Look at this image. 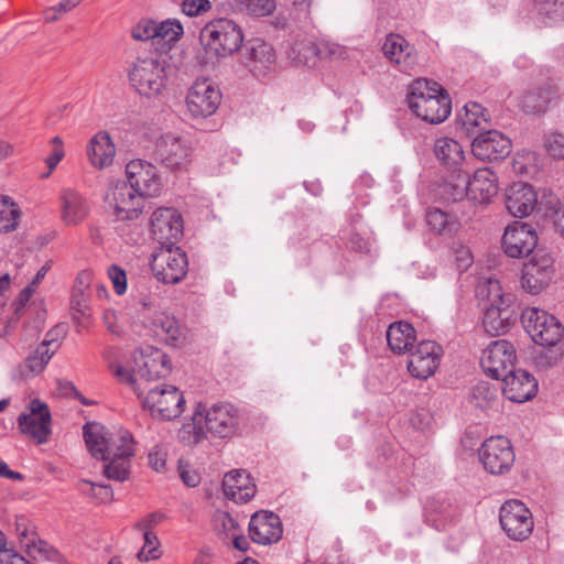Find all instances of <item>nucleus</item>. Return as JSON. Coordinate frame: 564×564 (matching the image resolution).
Returning <instances> with one entry per match:
<instances>
[{
  "mask_svg": "<svg viewBox=\"0 0 564 564\" xmlns=\"http://www.w3.org/2000/svg\"><path fill=\"white\" fill-rule=\"evenodd\" d=\"M86 446L95 458L105 462L102 473L111 480L124 481L130 475L131 458L134 455L133 438L130 432H107L106 427L96 422L84 425Z\"/></svg>",
  "mask_w": 564,
  "mask_h": 564,
  "instance_id": "obj_1",
  "label": "nucleus"
},
{
  "mask_svg": "<svg viewBox=\"0 0 564 564\" xmlns=\"http://www.w3.org/2000/svg\"><path fill=\"white\" fill-rule=\"evenodd\" d=\"M406 100L416 117L432 124L443 122L452 111L447 91L438 83L425 78L412 83Z\"/></svg>",
  "mask_w": 564,
  "mask_h": 564,
  "instance_id": "obj_2",
  "label": "nucleus"
},
{
  "mask_svg": "<svg viewBox=\"0 0 564 564\" xmlns=\"http://www.w3.org/2000/svg\"><path fill=\"white\" fill-rule=\"evenodd\" d=\"M166 58L158 51L139 54L128 69L131 87L147 98L158 97L166 86Z\"/></svg>",
  "mask_w": 564,
  "mask_h": 564,
  "instance_id": "obj_3",
  "label": "nucleus"
},
{
  "mask_svg": "<svg viewBox=\"0 0 564 564\" xmlns=\"http://www.w3.org/2000/svg\"><path fill=\"white\" fill-rule=\"evenodd\" d=\"M199 40L208 55L227 57L239 51L243 33L235 21L221 18L208 22L202 29Z\"/></svg>",
  "mask_w": 564,
  "mask_h": 564,
  "instance_id": "obj_4",
  "label": "nucleus"
},
{
  "mask_svg": "<svg viewBox=\"0 0 564 564\" xmlns=\"http://www.w3.org/2000/svg\"><path fill=\"white\" fill-rule=\"evenodd\" d=\"M521 323L540 346H555L564 335V327L552 314L538 307H525L521 313Z\"/></svg>",
  "mask_w": 564,
  "mask_h": 564,
  "instance_id": "obj_5",
  "label": "nucleus"
},
{
  "mask_svg": "<svg viewBox=\"0 0 564 564\" xmlns=\"http://www.w3.org/2000/svg\"><path fill=\"white\" fill-rule=\"evenodd\" d=\"M554 274L555 261L552 253L536 249L529 261L523 263L521 288L529 294H540L550 285Z\"/></svg>",
  "mask_w": 564,
  "mask_h": 564,
  "instance_id": "obj_6",
  "label": "nucleus"
},
{
  "mask_svg": "<svg viewBox=\"0 0 564 564\" xmlns=\"http://www.w3.org/2000/svg\"><path fill=\"white\" fill-rule=\"evenodd\" d=\"M151 270L159 281L169 284L178 283L187 274L186 253L175 245L162 246L152 256Z\"/></svg>",
  "mask_w": 564,
  "mask_h": 564,
  "instance_id": "obj_7",
  "label": "nucleus"
},
{
  "mask_svg": "<svg viewBox=\"0 0 564 564\" xmlns=\"http://www.w3.org/2000/svg\"><path fill=\"white\" fill-rule=\"evenodd\" d=\"M184 403L183 393L174 386L151 389L142 400L153 417L164 421L178 417L184 411Z\"/></svg>",
  "mask_w": 564,
  "mask_h": 564,
  "instance_id": "obj_8",
  "label": "nucleus"
},
{
  "mask_svg": "<svg viewBox=\"0 0 564 564\" xmlns=\"http://www.w3.org/2000/svg\"><path fill=\"white\" fill-rule=\"evenodd\" d=\"M499 521L506 534L514 541L527 540L534 528L531 511L520 500H508L501 508Z\"/></svg>",
  "mask_w": 564,
  "mask_h": 564,
  "instance_id": "obj_9",
  "label": "nucleus"
},
{
  "mask_svg": "<svg viewBox=\"0 0 564 564\" xmlns=\"http://www.w3.org/2000/svg\"><path fill=\"white\" fill-rule=\"evenodd\" d=\"M144 196L124 182H118L107 191L105 200L113 209L117 220H134L143 210Z\"/></svg>",
  "mask_w": 564,
  "mask_h": 564,
  "instance_id": "obj_10",
  "label": "nucleus"
},
{
  "mask_svg": "<svg viewBox=\"0 0 564 564\" xmlns=\"http://www.w3.org/2000/svg\"><path fill=\"white\" fill-rule=\"evenodd\" d=\"M514 458L512 445L505 436L487 438L479 449V459L484 468L492 475H501L510 470Z\"/></svg>",
  "mask_w": 564,
  "mask_h": 564,
  "instance_id": "obj_11",
  "label": "nucleus"
},
{
  "mask_svg": "<svg viewBox=\"0 0 564 564\" xmlns=\"http://www.w3.org/2000/svg\"><path fill=\"white\" fill-rule=\"evenodd\" d=\"M516 359L514 346L506 339H499L482 351L480 365L489 377L500 380L514 369Z\"/></svg>",
  "mask_w": 564,
  "mask_h": 564,
  "instance_id": "obj_12",
  "label": "nucleus"
},
{
  "mask_svg": "<svg viewBox=\"0 0 564 564\" xmlns=\"http://www.w3.org/2000/svg\"><path fill=\"white\" fill-rule=\"evenodd\" d=\"M192 149L183 138L173 133L161 135L154 145L152 158L170 170H181L189 163Z\"/></svg>",
  "mask_w": 564,
  "mask_h": 564,
  "instance_id": "obj_13",
  "label": "nucleus"
},
{
  "mask_svg": "<svg viewBox=\"0 0 564 564\" xmlns=\"http://www.w3.org/2000/svg\"><path fill=\"white\" fill-rule=\"evenodd\" d=\"M196 410L202 414V425L206 434L212 433L218 437H228L234 435L238 427V411L229 403H218L206 410L198 404Z\"/></svg>",
  "mask_w": 564,
  "mask_h": 564,
  "instance_id": "obj_14",
  "label": "nucleus"
},
{
  "mask_svg": "<svg viewBox=\"0 0 564 564\" xmlns=\"http://www.w3.org/2000/svg\"><path fill=\"white\" fill-rule=\"evenodd\" d=\"M132 358L133 371L148 381L166 378L172 369L167 355L150 345L134 350Z\"/></svg>",
  "mask_w": 564,
  "mask_h": 564,
  "instance_id": "obj_15",
  "label": "nucleus"
},
{
  "mask_svg": "<svg viewBox=\"0 0 564 564\" xmlns=\"http://www.w3.org/2000/svg\"><path fill=\"white\" fill-rule=\"evenodd\" d=\"M538 246L535 229L521 221L508 225L502 236V248L510 258H522L533 254Z\"/></svg>",
  "mask_w": 564,
  "mask_h": 564,
  "instance_id": "obj_16",
  "label": "nucleus"
},
{
  "mask_svg": "<svg viewBox=\"0 0 564 564\" xmlns=\"http://www.w3.org/2000/svg\"><path fill=\"white\" fill-rule=\"evenodd\" d=\"M151 234L161 247H173L183 236V219L181 214L170 207L158 208L151 217Z\"/></svg>",
  "mask_w": 564,
  "mask_h": 564,
  "instance_id": "obj_17",
  "label": "nucleus"
},
{
  "mask_svg": "<svg viewBox=\"0 0 564 564\" xmlns=\"http://www.w3.org/2000/svg\"><path fill=\"white\" fill-rule=\"evenodd\" d=\"M220 101V90L208 79L196 80L186 97L187 109L196 118H207L214 115Z\"/></svg>",
  "mask_w": 564,
  "mask_h": 564,
  "instance_id": "obj_18",
  "label": "nucleus"
},
{
  "mask_svg": "<svg viewBox=\"0 0 564 564\" xmlns=\"http://www.w3.org/2000/svg\"><path fill=\"white\" fill-rule=\"evenodd\" d=\"M471 153L480 161L505 160L512 149L511 140L498 130H485L474 137Z\"/></svg>",
  "mask_w": 564,
  "mask_h": 564,
  "instance_id": "obj_19",
  "label": "nucleus"
},
{
  "mask_svg": "<svg viewBox=\"0 0 564 564\" xmlns=\"http://www.w3.org/2000/svg\"><path fill=\"white\" fill-rule=\"evenodd\" d=\"M128 185L144 197L158 196L162 189V181L156 167L144 160H131L126 165Z\"/></svg>",
  "mask_w": 564,
  "mask_h": 564,
  "instance_id": "obj_20",
  "label": "nucleus"
},
{
  "mask_svg": "<svg viewBox=\"0 0 564 564\" xmlns=\"http://www.w3.org/2000/svg\"><path fill=\"white\" fill-rule=\"evenodd\" d=\"M443 348L433 340H422L409 356L408 370L412 377L426 380L437 370Z\"/></svg>",
  "mask_w": 564,
  "mask_h": 564,
  "instance_id": "obj_21",
  "label": "nucleus"
},
{
  "mask_svg": "<svg viewBox=\"0 0 564 564\" xmlns=\"http://www.w3.org/2000/svg\"><path fill=\"white\" fill-rule=\"evenodd\" d=\"M30 413H22L19 419V427L22 433L30 435L37 444L46 443L51 434V413L48 406L34 399L30 403Z\"/></svg>",
  "mask_w": 564,
  "mask_h": 564,
  "instance_id": "obj_22",
  "label": "nucleus"
},
{
  "mask_svg": "<svg viewBox=\"0 0 564 564\" xmlns=\"http://www.w3.org/2000/svg\"><path fill=\"white\" fill-rule=\"evenodd\" d=\"M13 528L21 547H23L33 560H51L56 555V551L40 539L35 525L28 517L15 516Z\"/></svg>",
  "mask_w": 564,
  "mask_h": 564,
  "instance_id": "obj_23",
  "label": "nucleus"
},
{
  "mask_svg": "<svg viewBox=\"0 0 564 564\" xmlns=\"http://www.w3.org/2000/svg\"><path fill=\"white\" fill-rule=\"evenodd\" d=\"M283 533L280 517L272 511L260 510L252 514L249 522V536L258 544L276 543Z\"/></svg>",
  "mask_w": 564,
  "mask_h": 564,
  "instance_id": "obj_24",
  "label": "nucleus"
},
{
  "mask_svg": "<svg viewBox=\"0 0 564 564\" xmlns=\"http://www.w3.org/2000/svg\"><path fill=\"white\" fill-rule=\"evenodd\" d=\"M381 50L383 55L401 72L410 73L417 64L415 48L400 34H388Z\"/></svg>",
  "mask_w": 564,
  "mask_h": 564,
  "instance_id": "obj_25",
  "label": "nucleus"
},
{
  "mask_svg": "<svg viewBox=\"0 0 564 564\" xmlns=\"http://www.w3.org/2000/svg\"><path fill=\"white\" fill-rule=\"evenodd\" d=\"M142 323L159 341L171 346H178L182 343L183 330L174 316L156 311L147 316Z\"/></svg>",
  "mask_w": 564,
  "mask_h": 564,
  "instance_id": "obj_26",
  "label": "nucleus"
},
{
  "mask_svg": "<svg viewBox=\"0 0 564 564\" xmlns=\"http://www.w3.org/2000/svg\"><path fill=\"white\" fill-rule=\"evenodd\" d=\"M503 395L517 403H523L533 398L538 391V382L535 378L528 371L522 369H513L506 377H502Z\"/></svg>",
  "mask_w": 564,
  "mask_h": 564,
  "instance_id": "obj_27",
  "label": "nucleus"
},
{
  "mask_svg": "<svg viewBox=\"0 0 564 564\" xmlns=\"http://www.w3.org/2000/svg\"><path fill=\"white\" fill-rule=\"evenodd\" d=\"M505 202L510 215L523 218L533 212L538 197L530 184L517 182L507 188Z\"/></svg>",
  "mask_w": 564,
  "mask_h": 564,
  "instance_id": "obj_28",
  "label": "nucleus"
},
{
  "mask_svg": "<svg viewBox=\"0 0 564 564\" xmlns=\"http://www.w3.org/2000/svg\"><path fill=\"white\" fill-rule=\"evenodd\" d=\"M557 98V87L552 80L524 91L519 98V107L528 115H542L550 104Z\"/></svg>",
  "mask_w": 564,
  "mask_h": 564,
  "instance_id": "obj_29",
  "label": "nucleus"
},
{
  "mask_svg": "<svg viewBox=\"0 0 564 564\" xmlns=\"http://www.w3.org/2000/svg\"><path fill=\"white\" fill-rule=\"evenodd\" d=\"M482 326L487 334L500 336L510 330L516 322L512 304L484 305Z\"/></svg>",
  "mask_w": 564,
  "mask_h": 564,
  "instance_id": "obj_30",
  "label": "nucleus"
},
{
  "mask_svg": "<svg viewBox=\"0 0 564 564\" xmlns=\"http://www.w3.org/2000/svg\"><path fill=\"white\" fill-rule=\"evenodd\" d=\"M223 490L229 500L243 503L254 497L257 487L245 470H231L224 476Z\"/></svg>",
  "mask_w": 564,
  "mask_h": 564,
  "instance_id": "obj_31",
  "label": "nucleus"
},
{
  "mask_svg": "<svg viewBox=\"0 0 564 564\" xmlns=\"http://www.w3.org/2000/svg\"><path fill=\"white\" fill-rule=\"evenodd\" d=\"M468 199L487 204L498 193L497 175L488 167L478 169L473 177L468 176Z\"/></svg>",
  "mask_w": 564,
  "mask_h": 564,
  "instance_id": "obj_32",
  "label": "nucleus"
},
{
  "mask_svg": "<svg viewBox=\"0 0 564 564\" xmlns=\"http://www.w3.org/2000/svg\"><path fill=\"white\" fill-rule=\"evenodd\" d=\"M434 154L451 173L462 171L465 165L463 147L454 139L442 137L435 140Z\"/></svg>",
  "mask_w": 564,
  "mask_h": 564,
  "instance_id": "obj_33",
  "label": "nucleus"
},
{
  "mask_svg": "<svg viewBox=\"0 0 564 564\" xmlns=\"http://www.w3.org/2000/svg\"><path fill=\"white\" fill-rule=\"evenodd\" d=\"M116 148L108 132L101 131L94 135L87 145V156L98 169L109 166L115 158Z\"/></svg>",
  "mask_w": 564,
  "mask_h": 564,
  "instance_id": "obj_34",
  "label": "nucleus"
},
{
  "mask_svg": "<svg viewBox=\"0 0 564 564\" xmlns=\"http://www.w3.org/2000/svg\"><path fill=\"white\" fill-rule=\"evenodd\" d=\"M62 219L67 225H77L85 219L88 214L86 199L75 189L66 188L62 191Z\"/></svg>",
  "mask_w": 564,
  "mask_h": 564,
  "instance_id": "obj_35",
  "label": "nucleus"
},
{
  "mask_svg": "<svg viewBox=\"0 0 564 564\" xmlns=\"http://www.w3.org/2000/svg\"><path fill=\"white\" fill-rule=\"evenodd\" d=\"M460 130L466 137L474 139L475 135L486 130L488 124L487 110L477 102H468L459 113Z\"/></svg>",
  "mask_w": 564,
  "mask_h": 564,
  "instance_id": "obj_36",
  "label": "nucleus"
},
{
  "mask_svg": "<svg viewBox=\"0 0 564 564\" xmlns=\"http://www.w3.org/2000/svg\"><path fill=\"white\" fill-rule=\"evenodd\" d=\"M416 339L414 327L403 321L390 324L387 329V341L390 349L395 354L409 351Z\"/></svg>",
  "mask_w": 564,
  "mask_h": 564,
  "instance_id": "obj_37",
  "label": "nucleus"
},
{
  "mask_svg": "<svg viewBox=\"0 0 564 564\" xmlns=\"http://www.w3.org/2000/svg\"><path fill=\"white\" fill-rule=\"evenodd\" d=\"M476 295L486 305L513 304L514 296L502 291L499 280L489 276L481 279L476 288Z\"/></svg>",
  "mask_w": 564,
  "mask_h": 564,
  "instance_id": "obj_38",
  "label": "nucleus"
},
{
  "mask_svg": "<svg viewBox=\"0 0 564 564\" xmlns=\"http://www.w3.org/2000/svg\"><path fill=\"white\" fill-rule=\"evenodd\" d=\"M53 355L54 350L44 349L43 347L39 346L36 350L29 355L24 362L19 366L21 377L30 378L40 375Z\"/></svg>",
  "mask_w": 564,
  "mask_h": 564,
  "instance_id": "obj_39",
  "label": "nucleus"
},
{
  "mask_svg": "<svg viewBox=\"0 0 564 564\" xmlns=\"http://www.w3.org/2000/svg\"><path fill=\"white\" fill-rule=\"evenodd\" d=\"M451 178L443 185V194L446 198L453 202L460 200L465 196L468 198V171L465 169L456 171V173H452Z\"/></svg>",
  "mask_w": 564,
  "mask_h": 564,
  "instance_id": "obj_40",
  "label": "nucleus"
},
{
  "mask_svg": "<svg viewBox=\"0 0 564 564\" xmlns=\"http://www.w3.org/2000/svg\"><path fill=\"white\" fill-rule=\"evenodd\" d=\"M178 440L186 446H194L206 437V431L202 425V414L195 410L192 422L184 424L178 431Z\"/></svg>",
  "mask_w": 564,
  "mask_h": 564,
  "instance_id": "obj_41",
  "label": "nucleus"
},
{
  "mask_svg": "<svg viewBox=\"0 0 564 564\" xmlns=\"http://www.w3.org/2000/svg\"><path fill=\"white\" fill-rule=\"evenodd\" d=\"M21 212L9 196H0V232H9L18 227Z\"/></svg>",
  "mask_w": 564,
  "mask_h": 564,
  "instance_id": "obj_42",
  "label": "nucleus"
},
{
  "mask_svg": "<svg viewBox=\"0 0 564 564\" xmlns=\"http://www.w3.org/2000/svg\"><path fill=\"white\" fill-rule=\"evenodd\" d=\"M154 44H172L177 42L183 34V26L177 20L155 22Z\"/></svg>",
  "mask_w": 564,
  "mask_h": 564,
  "instance_id": "obj_43",
  "label": "nucleus"
},
{
  "mask_svg": "<svg viewBox=\"0 0 564 564\" xmlns=\"http://www.w3.org/2000/svg\"><path fill=\"white\" fill-rule=\"evenodd\" d=\"M533 4L538 14L550 23L564 20V0H533Z\"/></svg>",
  "mask_w": 564,
  "mask_h": 564,
  "instance_id": "obj_44",
  "label": "nucleus"
},
{
  "mask_svg": "<svg viewBox=\"0 0 564 564\" xmlns=\"http://www.w3.org/2000/svg\"><path fill=\"white\" fill-rule=\"evenodd\" d=\"M235 4L239 12L252 17H267L275 10L274 0H237Z\"/></svg>",
  "mask_w": 564,
  "mask_h": 564,
  "instance_id": "obj_45",
  "label": "nucleus"
},
{
  "mask_svg": "<svg viewBox=\"0 0 564 564\" xmlns=\"http://www.w3.org/2000/svg\"><path fill=\"white\" fill-rule=\"evenodd\" d=\"M426 224L431 230L438 235L451 232L455 225V223L451 220V217L438 208L430 210L426 214Z\"/></svg>",
  "mask_w": 564,
  "mask_h": 564,
  "instance_id": "obj_46",
  "label": "nucleus"
},
{
  "mask_svg": "<svg viewBox=\"0 0 564 564\" xmlns=\"http://www.w3.org/2000/svg\"><path fill=\"white\" fill-rule=\"evenodd\" d=\"M250 58L267 66L274 63L275 54L270 44L257 40L250 48Z\"/></svg>",
  "mask_w": 564,
  "mask_h": 564,
  "instance_id": "obj_47",
  "label": "nucleus"
},
{
  "mask_svg": "<svg viewBox=\"0 0 564 564\" xmlns=\"http://www.w3.org/2000/svg\"><path fill=\"white\" fill-rule=\"evenodd\" d=\"M137 312L141 321L158 311L159 299L155 294L139 292L135 296Z\"/></svg>",
  "mask_w": 564,
  "mask_h": 564,
  "instance_id": "obj_48",
  "label": "nucleus"
},
{
  "mask_svg": "<svg viewBox=\"0 0 564 564\" xmlns=\"http://www.w3.org/2000/svg\"><path fill=\"white\" fill-rule=\"evenodd\" d=\"M144 545L141 551L138 553V558L140 561H150L159 557V539L153 531L145 530L143 532Z\"/></svg>",
  "mask_w": 564,
  "mask_h": 564,
  "instance_id": "obj_49",
  "label": "nucleus"
},
{
  "mask_svg": "<svg viewBox=\"0 0 564 564\" xmlns=\"http://www.w3.org/2000/svg\"><path fill=\"white\" fill-rule=\"evenodd\" d=\"M155 21L150 19H142L139 23L133 26L131 35L138 41H149L154 43Z\"/></svg>",
  "mask_w": 564,
  "mask_h": 564,
  "instance_id": "obj_50",
  "label": "nucleus"
},
{
  "mask_svg": "<svg viewBox=\"0 0 564 564\" xmlns=\"http://www.w3.org/2000/svg\"><path fill=\"white\" fill-rule=\"evenodd\" d=\"M545 149L552 158L564 159V134L556 132L549 134L545 140Z\"/></svg>",
  "mask_w": 564,
  "mask_h": 564,
  "instance_id": "obj_51",
  "label": "nucleus"
},
{
  "mask_svg": "<svg viewBox=\"0 0 564 564\" xmlns=\"http://www.w3.org/2000/svg\"><path fill=\"white\" fill-rule=\"evenodd\" d=\"M108 275L113 284L115 292L118 295H122L127 290V275L124 270L112 264L108 269Z\"/></svg>",
  "mask_w": 564,
  "mask_h": 564,
  "instance_id": "obj_52",
  "label": "nucleus"
},
{
  "mask_svg": "<svg viewBox=\"0 0 564 564\" xmlns=\"http://www.w3.org/2000/svg\"><path fill=\"white\" fill-rule=\"evenodd\" d=\"M212 8L209 0H183L182 11L188 17H197Z\"/></svg>",
  "mask_w": 564,
  "mask_h": 564,
  "instance_id": "obj_53",
  "label": "nucleus"
},
{
  "mask_svg": "<svg viewBox=\"0 0 564 564\" xmlns=\"http://www.w3.org/2000/svg\"><path fill=\"white\" fill-rule=\"evenodd\" d=\"M65 334V328L63 326H56L50 332H47L44 340L40 345L44 349H50V346H54V351L58 348V339L63 337Z\"/></svg>",
  "mask_w": 564,
  "mask_h": 564,
  "instance_id": "obj_54",
  "label": "nucleus"
},
{
  "mask_svg": "<svg viewBox=\"0 0 564 564\" xmlns=\"http://www.w3.org/2000/svg\"><path fill=\"white\" fill-rule=\"evenodd\" d=\"M70 308L82 315H86V312L88 311V301L85 292L73 291Z\"/></svg>",
  "mask_w": 564,
  "mask_h": 564,
  "instance_id": "obj_55",
  "label": "nucleus"
},
{
  "mask_svg": "<svg viewBox=\"0 0 564 564\" xmlns=\"http://www.w3.org/2000/svg\"><path fill=\"white\" fill-rule=\"evenodd\" d=\"M163 518L164 516L158 512L149 513L135 524V528L143 532H145V530L152 531V529L156 527Z\"/></svg>",
  "mask_w": 564,
  "mask_h": 564,
  "instance_id": "obj_56",
  "label": "nucleus"
},
{
  "mask_svg": "<svg viewBox=\"0 0 564 564\" xmlns=\"http://www.w3.org/2000/svg\"><path fill=\"white\" fill-rule=\"evenodd\" d=\"M113 375L121 381V382H126L130 386L133 387V390L134 392L138 394L139 398H141V393L139 392L138 388L134 386L135 384V378L134 376L129 371L127 370L126 368H123L122 366L120 365H117L115 368H113Z\"/></svg>",
  "mask_w": 564,
  "mask_h": 564,
  "instance_id": "obj_57",
  "label": "nucleus"
},
{
  "mask_svg": "<svg viewBox=\"0 0 564 564\" xmlns=\"http://www.w3.org/2000/svg\"><path fill=\"white\" fill-rule=\"evenodd\" d=\"M0 564H30V562L12 550H4L0 553Z\"/></svg>",
  "mask_w": 564,
  "mask_h": 564,
  "instance_id": "obj_58",
  "label": "nucleus"
},
{
  "mask_svg": "<svg viewBox=\"0 0 564 564\" xmlns=\"http://www.w3.org/2000/svg\"><path fill=\"white\" fill-rule=\"evenodd\" d=\"M94 499L99 503H108L113 500V490L109 485H97V491L94 494Z\"/></svg>",
  "mask_w": 564,
  "mask_h": 564,
  "instance_id": "obj_59",
  "label": "nucleus"
},
{
  "mask_svg": "<svg viewBox=\"0 0 564 564\" xmlns=\"http://www.w3.org/2000/svg\"><path fill=\"white\" fill-rule=\"evenodd\" d=\"M91 282V273L89 271H82L78 273L73 291L76 292H86Z\"/></svg>",
  "mask_w": 564,
  "mask_h": 564,
  "instance_id": "obj_60",
  "label": "nucleus"
},
{
  "mask_svg": "<svg viewBox=\"0 0 564 564\" xmlns=\"http://www.w3.org/2000/svg\"><path fill=\"white\" fill-rule=\"evenodd\" d=\"M36 288L32 286L31 284H29L26 288H24L20 294H19V299H18V304H17V307L14 310V314L17 315V317H19V313L20 311L25 306V304L30 301V299L32 297L34 291H35Z\"/></svg>",
  "mask_w": 564,
  "mask_h": 564,
  "instance_id": "obj_61",
  "label": "nucleus"
},
{
  "mask_svg": "<svg viewBox=\"0 0 564 564\" xmlns=\"http://www.w3.org/2000/svg\"><path fill=\"white\" fill-rule=\"evenodd\" d=\"M180 476L183 482L188 487H196L199 484L200 477L196 471H191L180 466Z\"/></svg>",
  "mask_w": 564,
  "mask_h": 564,
  "instance_id": "obj_62",
  "label": "nucleus"
},
{
  "mask_svg": "<svg viewBox=\"0 0 564 564\" xmlns=\"http://www.w3.org/2000/svg\"><path fill=\"white\" fill-rule=\"evenodd\" d=\"M451 506L444 505L438 501L432 500L426 505V513L427 514H451Z\"/></svg>",
  "mask_w": 564,
  "mask_h": 564,
  "instance_id": "obj_63",
  "label": "nucleus"
},
{
  "mask_svg": "<svg viewBox=\"0 0 564 564\" xmlns=\"http://www.w3.org/2000/svg\"><path fill=\"white\" fill-rule=\"evenodd\" d=\"M64 155H65V152H64L63 147L55 145L52 154L50 156H47L45 160L50 171L54 170L57 166V164L62 161Z\"/></svg>",
  "mask_w": 564,
  "mask_h": 564,
  "instance_id": "obj_64",
  "label": "nucleus"
}]
</instances>
